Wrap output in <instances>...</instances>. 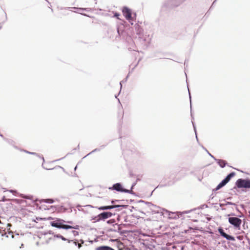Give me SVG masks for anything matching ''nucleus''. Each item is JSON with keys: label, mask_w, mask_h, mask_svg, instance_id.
Listing matches in <instances>:
<instances>
[{"label": "nucleus", "mask_w": 250, "mask_h": 250, "mask_svg": "<svg viewBox=\"0 0 250 250\" xmlns=\"http://www.w3.org/2000/svg\"><path fill=\"white\" fill-rule=\"evenodd\" d=\"M242 236H239L237 237V238L239 240H242Z\"/></svg>", "instance_id": "16"}, {"label": "nucleus", "mask_w": 250, "mask_h": 250, "mask_svg": "<svg viewBox=\"0 0 250 250\" xmlns=\"http://www.w3.org/2000/svg\"><path fill=\"white\" fill-rule=\"evenodd\" d=\"M219 233H220V234L223 236L224 238H226L227 240H232V241H233L234 240V238L233 237L230 236V235H229L227 234H226L223 230V229H219Z\"/></svg>", "instance_id": "7"}, {"label": "nucleus", "mask_w": 250, "mask_h": 250, "mask_svg": "<svg viewBox=\"0 0 250 250\" xmlns=\"http://www.w3.org/2000/svg\"><path fill=\"white\" fill-rule=\"evenodd\" d=\"M218 163L221 167H225L226 165V162L223 160H219Z\"/></svg>", "instance_id": "12"}, {"label": "nucleus", "mask_w": 250, "mask_h": 250, "mask_svg": "<svg viewBox=\"0 0 250 250\" xmlns=\"http://www.w3.org/2000/svg\"><path fill=\"white\" fill-rule=\"evenodd\" d=\"M68 13H64L63 15H68Z\"/></svg>", "instance_id": "22"}, {"label": "nucleus", "mask_w": 250, "mask_h": 250, "mask_svg": "<svg viewBox=\"0 0 250 250\" xmlns=\"http://www.w3.org/2000/svg\"><path fill=\"white\" fill-rule=\"evenodd\" d=\"M54 202V201L52 200V199H47V200H45L44 201H42V202H47V203H53Z\"/></svg>", "instance_id": "13"}, {"label": "nucleus", "mask_w": 250, "mask_h": 250, "mask_svg": "<svg viewBox=\"0 0 250 250\" xmlns=\"http://www.w3.org/2000/svg\"><path fill=\"white\" fill-rule=\"evenodd\" d=\"M113 189L116 190L118 191H124L125 190L122 188V185L120 183H117L113 185L112 188Z\"/></svg>", "instance_id": "9"}, {"label": "nucleus", "mask_w": 250, "mask_h": 250, "mask_svg": "<svg viewBox=\"0 0 250 250\" xmlns=\"http://www.w3.org/2000/svg\"><path fill=\"white\" fill-rule=\"evenodd\" d=\"M122 13L125 18L129 21H133L135 18L136 14L132 16V12L130 9L127 7H124L122 9Z\"/></svg>", "instance_id": "2"}, {"label": "nucleus", "mask_w": 250, "mask_h": 250, "mask_svg": "<svg viewBox=\"0 0 250 250\" xmlns=\"http://www.w3.org/2000/svg\"><path fill=\"white\" fill-rule=\"evenodd\" d=\"M112 215V213L110 212H104L96 216L94 220L96 221H100L101 220H104L110 217Z\"/></svg>", "instance_id": "4"}, {"label": "nucleus", "mask_w": 250, "mask_h": 250, "mask_svg": "<svg viewBox=\"0 0 250 250\" xmlns=\"http://www.w3.org/2000/svg\"><path fill=\"white\" fill-rule=\"evenodd\" d=\"M124 114V111L122 106L119 107L117 111V118L119 121L122 120Z\"/></svg>", "instance_id": "8"}, {"label": "nucleus", "mask_w": 250, "mask_h": 250, "mask_svg": "<svg viewBox=\"0 0 250 250\" xmlns=\"http://www.w3.org/2000/svg\"><path fill=\"white\" fill-rule=\"evenodd\" d=\"M229 222L236 228H239L242 223V220L235 217H231L229 218Z\"/></svg>", "instance_id": "6"}, {"label": "nucleus", "mask_w": 250, "mask_h": 250, "mask_svg": "<svg viewBox=\"0 0 250 250\" xmlns=\"http://www.w3.org/2000/svg\"><path fill=\"white\" fill-rule=\"evenodd\" d=\"M53 219V218H52V217H48V218H47V220H50V219Z\"/></svg>", "instance_id": "17"}, {"label": "nucleus", "mask_w": 250, "mask_h": 250, "mask_svg": "<svg viewBox=\"0 0 250 250\" xmlns=\"http://www.w3.org/2000/svg\"><path fill=\"white\" fill-rule=\"evenodd\" d=\"M81 246H82V245H81V244H78V247H79V248H80V247H81Z\"/></svg>", "instance_id": "18"}, {"label": "nucleus", "mask_w": 250, "mask_h": 250, "mask_svg": "<svg viewBox=\"0 0 250 250\" xmlns=\"http://www.w3.org/2000/svg\"><path fill=\"white\" fill-rule=\"evenodd\" d=\"M96 250H114L110 247L107 246L99 247L96 248Z\"/></svg>", "instance_id": "11"}, {"label": "nucleus", "mask_w": 250, "mask_h": 250, "mask_svg": "<svg viewBox=\"0 0 250 250\" xmlns=\"http://www.w3.org/2000/svg\"><path fill=\"white\" fill-rule=\"evenodd\" d=\"M118 207V206H102L100 207H97V208L99 210H105V209H110L116 207Z\"/></svg>", "instance_id": "10"}, {"label": "nucleus", "mask_w": 250, "mask_h": 250, "mask_svg": "<svg viewBox=\"0 0 250 250\" xmlns=\"http://www.w3.org/2000/svg\"><path fill=\"white\" fill-rule=\"evenodd\" d=\"M57 237L62 238L63 240H65V239L62 236L60 235L59 236L58 235H57Z\"/></svg>", "instance_id": "15"}, {"label": "nucleus", "mask_w": 250, "mask_h": 250, "mask_svg": "<svg viewBox=\"0 0 250 250\" xmlns=\"http://www.w3.org/2000/svg\"><path fill=\"white\" fill-rule=\"evenodd\" d=\"M68 223H70V224H72V222L71 221H69V222H68Z\"/></svg>", "instance_id": "21"}, {"label": "nucleus", "mask_w": 250, "mask_h": 250, "mask_svg": "<svg viewBox=\"0 0 250 250\" xmlns=\"http://www.w3.org/2000/svg\"><path fill=\"white\" fill-rule=\"evenodd\" d=\"M119 16H120V14H119V13H115L114 14V17H116L118 19H119Z\"/></svg>", "instance_id": "14"}, {"label": "nucleus", "mask_w": 250, "mask_h": 250, "mask_svg": "<svg viewBox=\"0 0 250 250\" xmlns=\"http://www.w3.org/2000/svg\"><path fill=\"white\" fill-rule=\"evenodd\" d=\"M65 222L62 219H57L55 221L51 222V225L52 227L58 228V229H78V226L73 227L69 225H64L63 223Z\"/></svg>", "instance_id": "1"}, {"label": "nucleus", "mask_w": 250, "mask_h": 250, "mask_svg": "<svg viewBox=\"0 0 250 250\" xmlns=\"http://www.w3.org/2000/svg\"><path fill=\"white\" fill-rule=\"evenodd\" d=\"M234 172H231L229 174L225 179H224L216 188V190H217L224 187L227 183H228L230 179L235 175Z\"/></svg>", "instance_id": "5"}, {"label": "nucleus", "mask_w": 250, "mask_h": 250, "mask_svg": "<svg viewBox=\"0 0 250 250\" xmlns=\"http://www.w3.org/2000/svg\"><path fill=\"white\" fill-rule=\"evenodd\" d=\"M235 185L239 188H250V179H239L236 181Z\"/></svg>", "instance_id": "3"}, {"label": "nucleus", "mask_w": 250, "mask_h": 250, "mask_svg": "<svg viewBox=\"0 0 250 250\" xmlns=\"http://www.w3.org/2000/svg\"><path fill=\"white\" fill-rule=\"evenodd\" d=\"M0 233H1V235H3V233H2V232L1 230H0Z\"/></svg>", "instance_id": "20"}, {"label": "nucleus", "mask_w": 250, "mask_h": 250, "mask_svg": "<svg viewBox=\"0 0 250 250\" xmlns=\"http://www.w3.org/2000/svg\"><path fill=\"white\" fill-rule=\"evenodd\" d=\"M79 9L80 10H85V8H79Z\"/></svg>", "instance_id": "19"}]
</instances>
